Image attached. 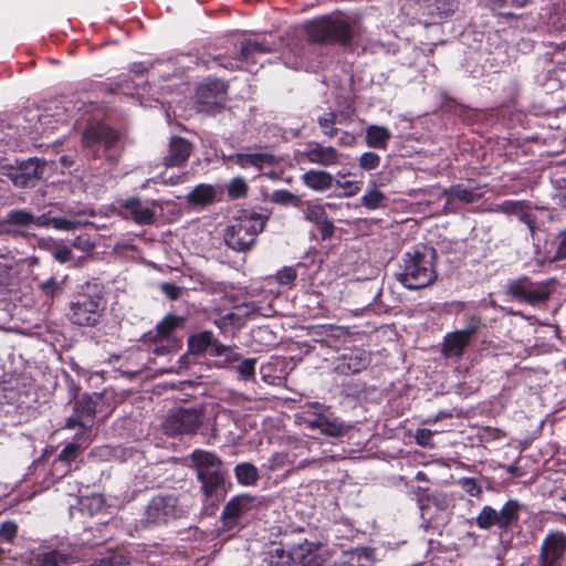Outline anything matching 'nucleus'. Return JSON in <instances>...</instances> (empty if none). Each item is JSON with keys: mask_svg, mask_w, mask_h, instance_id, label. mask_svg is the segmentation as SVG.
<instances>
[{"mask_svg": "<svg viewBox=\"0 0 566 566\" xmlns=\"http://www.w3.org/2000/svg\"><path fill=\"white\" fill-rule=\"evenodd\" d=\"M303 31L311 44L347 49L360 35V24L355 19L337 11L305 21Z\"/></svg>", "mask_w": 566, "mask_h": 566, "instance_id": "f257e3e1", "label": "nucleus"}, {"mask_svg": "<svg viewBox=\"0 0 566 566\" xmlns=\"http://www.w3.org/2000/svg\"><path fill=\"white\" fill-rule=\"evenodd\" d=\"M104 286L97 280L78 286L69 303V319L78 326H95L105 310Z\"/></svg>", "mask_w": 566, "mask_h": 566, "instance_id": "f03ea898", "label": "nucleus"}, {"mask_svg": "<svg viewBox=\"0 0 566 566\" xmlns=\"http://www.w3.org/2000/svg\"><path fill=\"white\" fill-rule=\"evenodd\" d=\"M437 252L432 248L428 253L423 250L413 249L407 251L402 256V271L396 274L397 281L407 290L416 291L432 285L438 277L434 269Z\"/></svg>", "mask_w": 566, "mask_h": 566, "instance_id": "7ed1b4c3", "label": "nucleus"}, {"mask_svg": "<svg viewBox=\"0 0 566 566\" xmlns=\"http://www.w3.org/2000/svg\"><path fill=\"white\" fill-rule=\"evenodd\" d=\"M120 134L115 128L96 123L87 126L82 135V147L87 159H105L115 165L120 155Z\"/></svg>", "mask_w": 566, "mask_h": 566, "instance_id": "20e7f679", "label": "nucleus"}, {"mask_svg": "<svg viewBox=\"0 0 566 566\" xmlns=\"http://www.w3.org/2000/svg\"><path fill=\"white\" fill-rule=\"evenodd\" d=\"M269 217L255 211L242 210L226 228L223 240L237 252H248L255 245L258 235L264 230Z\"/></svg>", "mask_w": 566, "mask_h": 566, "instance_id": "39448f33", "label": "nucleus"}, {"mask_svg": "<svg viewBox=\"0 0 566 566\" xmlns=\"http://www.w3.org/2000/svg\"><path fill=\"white\" fill-rule=\"evenodd\" d=\"M187 322V317L174 313L166 314L153 329L142 336L144 343L157 345L154 354H172L181 350L184 340L176 332Z\"/></svg>", "mask_w": 566, "mask_h": 566, "instance_id": "423d86ee", "label": "nucleus"}, {"mask_svg": "<svg viewBox=\"0 0 566 566\" xmlns=\"http://www.w3.org/2000/svg\"><path fill=\"white\" fill-rule=\"evenodd\" d=\"M553 291L554 280L535 281L528 275H520L505 284L507 296L533 307L546 305Z\"/></svg>", "mask_w": 566, "mask_h": 566, "instance_id": "0eeeda50", "label": "nucleus"}, {"mask_svg": "<svg viewBox=\"0 0 566 566\" xmlns=\"http://www.w3.org/2000/svg\"><path fill=\"white\" fill-rule=\"evenodd\" d=\"M191 461L205 497L217 496L226 478L221 459L212 452L197 449L191 453Z\"/></svg>", "mask_w": 566, "mask_h": 566, "instance_id": "6e6552de", "label": "nucleus"}, {"mask_svg": "<svg viewBox=\"0 0 566 566\" xmlns=\"http://www.w3.org/2000/svg\"><path fill=\"white\" fill-rule=\"evenodd\" d=\"M269 52H271V48L264 42L244 40L240 43L238 52H234L233 54L218 53L216 55H211V61L217 66L233 72L256 64V56Z\"/></svg>", "mask_w": 566, "mask_h": 566, "instance_id": "1a4fd4ad", "label": "nucleus"}, {"mask_svg": "<svg viewBox=\"0 0 566 566\" xmlns=\"http://www.w3.org/2000/svg\"><path fill=\"white\" fill-rule=\"evenodd\" d=\"M187 514L178 499L172 494L156 495L148 503L145 511V521L154 525L167 524Z\"/></svg>", "mask_w": 566, "mask_h": 566, "instance_id": "9d476101", "label": "nucleus"}, {"mask_svg": "<svg viewBox=\"0 0 566 566\" xmlns=\"http://www.w3.org/2000/svg\"><path fill=\"white\" fill-rule=\"evenodd\" d=\"M464 328L450 332L443 337L442 354H463L479 332L484 327L478 314L464 316Z\"/></svg>", "mask_w": 566, "mask_h": 566, "instance_id": "9b49d317", "label": "nucleus"}, {"mask_svg": "<svg viewBox=\"0 0 566 566\" xmlns=\"http://www.w3.org/2000/svg\"><path fill=\"white\" fill-rule=\"evenodd\" d=\"M481 186L470 188L463 184H453L448 188H443L438 195V199H446L443 212L446 214H455L463 206L480 201L483 198V193L479 192Z\"/></svg>", "mask_w": 566, "mask_h": 566, "instance_id": "f8f14e48", "label": "nucleus"}, {"mask_svg": "<svg viewBox=\"0 0 566 566\" xmlns=\"http://www.w3.org/2000/svg\"><path fill=\"white\" fill-rule=\"evenodd\" d=\"M202 423V413L193 408H178L172 410L164 421L167 434H193Z\"/></svg>", "mask_w": 566, "mask_h": 566, "instance_id": "ddd939ff", "label": "nucleus"}, {"mask_svg": "<svg viewBox=\"0 0 566 566\" xmlns=\"http://www.w3.org/2000/svg\"><path fill=\"white\" fill-rule=\"evenodd\" d=\"M228 84L221 80L213 78L201 83L196 92L199 109L207 113H218L224 106Z\"/></svg>", "mask_w": 566, "mask_h": 566, "instance_id": "4468645a", "label": "nucleus"}, {"mask_svg": "<svg viewBox=\"0 0 566 566\" xmlns=\"http://www.w3.org/2000/svg\"><path fill=\"white\" fill-rule=\"evenodd\" d=\"M315 411L305 418V424L314 430H318L322 434L329 437H339L343 434L344 424L340 419L328 412L329 407L317 401L308 403Z\"/></svg>", "mask_w": 566, "mask_h": 566, "instance_id": "2eb2a0df", "label": "nucleus"}, {"mask_svg": "<svg viewBox=\"0 0 566 566\" xmlns=\"http://www.w3.org/2000/svg\"><path fill=\"white\" fill-rule=\"evenodd\" d=\"M565 555L566 535L560 531H551L542 542L538 566H562Z\"/></svg>", "mask_w": 566, "mask_h": 566, "instance_id": "dca6fc26", "label": "nucleus"}, {"mask_svg": "<svg viewBox=\"0 0 566 566\" xmlns=\"http://www.w3.org/2000/svg\"><path fill=\"white\" fill-rule=\"evenodd\" d=\"M98 399L99 397L97 396L84 395L75 402L74 415L66 420L65 424L69 429H74L75 427L82 429L81 432L75 434V439L81 440L84 432L92 427Z\"/></svg>", "mask_w": 566, "mask_h": 566, "instance_id": "f3484780", "label": "nucleus"}, {"mask_svg": "<svg viewBox=\"0 0 566 566\" xmlns=\"http://www.w3.org/2000/svg\"><path fill=\"white\" fill-rule=\"evenodd\" d=\"M44 166L45 163L39 158H29L20 161L17 167H11L8 177L15 187L27 188L41 177Z\"/></svg>", "mask_w": 566, "mask_h": 566, "instance_id": "a211bd4d", "label": "nucleus"}, {"mask_svg": "<svg viewBox=\"0 0 566 566\" xmlns=\"http://www.w3.org/2000/svg\"><path fill=\"white\" fill-rule=\"evenodd\" d=\"M187 352L185 354H205L210 350L214 354H224L230 350V346L222 344L211 331H200L191 334L187 340Z\"/></svg>", "mask_w": 566, "mask_h": 566, "instance_id": "6ab92c4d", "label": "nucleus"}, {"mask_svg": "<svg viewBox=\"0 0 566 566\" xmlns=\"http://www.w3.org/2000/svg\"><path fill=\"white\" fill-rule=\"evenodd\" d=\"M259 503L258 499L250 494H240L232 497L223 507L221 518L224 526L232 528L238 524L240 517L252 510Z\"/></svg>", "mask_w": 566, "mask_h": 566, "instance_id": "aec40b11", "label": "nucleus"}, {"mask_svg": "<svg viewBox=\"0 0 566 566\" xmlns=\"http://www.w3.org/2000/svg\"><path fill=\"white\" fill-rule=\"evenodd\" d=\"M303 156L311 164L331 167L339 163V153L333 146H324L318 142L310 140L305 144Z\"/></svg>", "mask_w": 566, "mask_h": 566, "instance_id": "412c9836", "label": "nucleus"}, {"mask_svg": "<svg viewBox=\"0 0 566 566\" xmlns=\"http://www.w3.org/2000/svg\"><path fill=\"white\" fill-rule=\"evenodd\" d=\"M321 336L319 339H315V343L319 345V349H329L333 352H339L345 349L344 344L347 339V333L343 327L334 325H322L316 332Z\"/></svg>", "mask_w": 566, "mask_h": 566, "instance_id": "4be33fe9", "label": "nucleus"}, {"mask_svg": "<svg viewBox=\"0 0 566 566\" xmlns=\"http://www.w3.org/2000/svg\"><path fill=\"white\" fill-rule=\"evenodd\" d=\"M192 151V144L180 136H172L169 142L168 153L164 157V164L167 167L184 166Z\"/></svg>", "mask_w": 566, "mask_h": 566, "instance_id": "5701e85b", "label": "nucleus"}, {"mask_svg": "<svg viewBox=\"0 0 566 566\" xmlns=\"http://www.w3.org/2000/svg\"><path fill=\"white\" fill-rule=\"evenodd\" d=\"M136 224L150 226L156 221V212L153 208L144 207L138 197L127 198L119 203Z\"/></svg>", "mask_w": 566, "mask_h": 566, "instance_id": "b1692460", "label": "nucleus"}, {"mask_svg": "<svg viewBox=\"0 0 566 566\" xmlns=\"http://www.w3.org/2000/svg\"><path fill=\"white\" fill-rule=\"evenodd\" d=\"M301 180L307 188L324 192L332 188L334 178L326 170L310 169L301 176Z\"/></svg>", "mask_w": 566, "mask_h": 566, "instance_id": "393cba45", "label": "nucleus"}, {"mask_svg": "<svg viewBox=\"0 0 566 566\" xmlns=\"http://www.w3.org/2000/svg\"><path fill=\"white\" fill-rule=\"evenodd\" d=\"M369 364L367 356H337L333 363L334 370L339 375H353L365 369Z\"/></svg>", "mask_w": 566, "mask_h": 566, "instance_id": "a878e982", "label": "nucleus"}, {"mask_svg": "<svg viewBox=\"0 0 566 566\" xmlns=\"http://www.w3.org/2000/svg\"><path fill=\"white\" fill-rule=\"evenodd\" d=\"M392 137L389 128L380 125H369L366 128L365 142L370 148L386 150Z\"/></svg>", "mask_w": 566, "mask_h": 566, "instance_id": "bb28decb", "label": "nucleus"}, {"mask_svg": "<svg viewBox=\"0 0 566 566\" xmlns=\"http://www.w3.org/2000/svg\"><path fill=\"white\" fill-rule=\"evenodd\" d=\"M374 551L367 547H356L345 552L340 562V566H374Z\"/></svg>", "mask_w": 566, "mask_h": 566, "instance_id": "cd10ccee", "label": "nucleus"}, {"mask_svg": "<svg viewBox=\"0 0 566 566\" xmlns=\"http://www.w3.org/2000/svg\"><path fill=\"white\" fill-rule=\"evenodd\" d=\"M216 189L212 185L200 184L187 196V202L192 207H207L214 202Z\"/></svg>", "mask_w": 566, "mask_h": 566, "instance_id": "c85d7f7f", "label": "nucleus"}, {"mask_svg": "<svg viewBox=\"0 0 566 566\" xmlns=\"http://www.w3.org/2000/svg\"><path fill=\"white\" fill-rule=\"evenodd\" d=\"M528 208V203L523 200H504L497 205L495 211L503 212L505 214L518 216L522 222L532 226L533 218L527 211Z\"/></svg>", "mask_w": 566, "mask_h": 566, "instance_id": "c756f323", "label": "nucleus"}, {"mask_svg": "<svg viewBox=\"0 0 566 566\" xmlns=\"http://www.w3.org/2000/svg\"><path fill=\"white\" fill-rule=\"evenodd\" d=\"M256 314V307L249 304H242L235 306L232 312L227 313L222 316L224 324H229L233 327H241L251 316Z\"/></svg>", "mask_w": 566, "mask_h": 566, "instance_id": "7c9ffc66", "label": "nucleus"}, {"mask_svg": "<svg viewBox=\"0 0 566 566\" xmlns=\"http://www.w3.org/2000/svg\"><path fill=\"white\" fill-rule=\"evenodd\" d=\"M234 476L239 484L244 486L255 485L260 474L258 468L250 462H242L235 465Z\"/></svg>", "mask_w": 566, "mask_h": 566, "instance_id": "2f4dec72", "label": "nucleus"}, {"mask_svg": "<svg viewBox=\"0 0 566 566\" xmlns=\"http://www.w3.org/2000/svg\"><path fill=\"white\" fill-rule=\"evenodd\" d=\"M270 156L262 153L245 154L240 153L231 156V159L240 167H256L262 168L264 165L270 164Z\"/></svg>", "mask_w": 566, "mask_h": 566, "instance_id": "473e14b6", "label": "nucleus"}, {"mask_svg": "<svg viewBox=\"0 0 566 566\" xmlns=\"http://www.w3.org/2000/svg\"><path fill=\"white\" fill-rule=\"evenodd\" d=\"M39 566H60L69 565L77 562V557H75L73 554H65L60 551H50L43 553L39 559Z\"/></svg>", "mask_w": 566, "mask_h": 566, "instance_id": "72a5a7b5", "label": "nucleus"}, {"mask_svg": "<svg viewBox=\"0 0 566 566\" xmlns=\"http://www.w3.org/2000/svg\"><path fill=\"white\" fill-rule=\"evenodd\" d=\"M6 226L17 227L18 229H29L32 227L33 213L25 209H13L7 213Z\"/></svg>", "mask_w": 566, "mask_h": 566, "instance_id": "f704fd0d", "label": "nucleus"}, {"mask_svg": "<svg viewBox=\"0 0 566 566\" xmlns=\"http://www.w3.org/2000/svg\"><path fill=\"white\" fill-rule=\"evenodd\" d=\"M520 504L515 501H507L500 511L497 518L500 528L506 530L514 521L518 518Z\"/></svg>", "mask_w": 566, "mask_h": 566, "instance_id": "c9c22d12", "label": "nucleus"}, {"mask_svg": "<svg viewBox=\"0 0 566 566\" xmlns=\"http://www.w3.org/2000/svg\"><path fill=\"white\" fill-rule=\"evenodd\" d=\"M263 560L270 566H290L292 556L282 547L275 546L264 554Z\"/></svg>", "mask_w": 566, "mask_h": 566, "instance_id": "e433bc0d", "label": "nucleus"}, {"mask_svg": "<svg viewBox=\"0 0 566 566\" xmlns=\"http://www.w3.org/2000/svg\"><path fill=\"white\" fill-rule=\"evenodd\" d=\"M553 253L547 256L551 263L566 260V229H563L556 233L552 243Z\"/></svg>", "mask_w": 566, "mask_h": 566, "instance_id": "4c0bfd02", "label": "nucleus"}, {"mask_svg": "<svg viewBox=\"0 0 566 566\" xmlns=\"http://www.w3.org/2000/svg\"><path fill=\"white\" fill-rule=\"evenodd\" d=\"M475 521L476 525L482 530H489L495 525L500 527L497 511L490 505H485L482 507Z\"/></svg>", "mask_w": 566, "mask_h": 566, "instance_id": "58836bf2", "label": "nucleus"}, {"mask_svg": "<svg viewBox=\"0 0 566 566\" xmlns=\"http://www.w3.org/2000/svg\"><path fill=\"white\" fill-rule=\"evenodd\" d=\"M492 9L497 10L502 17H513V12L507 9L523 8L528 0H490Z\"/></svg>", "mask_w": 566, "mask_h": 566, "instance_id": "ea45409f", "label": "nucleus"}, {"mask_svg": "<svg viewBox=\"0 0 566 566\" xmlns=\"http://www.w3.org/2000/svg\"><path fill=\"white\" fill-rule=\"evenodd\" d=\"M128 564L125 555L118 552H108L105 556L96 558L90 566H124Z\"/></svg>", "mask_w": 566, "mask_h": 566, "instance_id": "a19ab883", "label": "nucleus"}, {"mask_svg": "<svg viewBox=\"0 0 566 566\" xmlns=\"http://www.w3.org/2000/svg\"><path fill=\"white\" fill-rule=\"evenodd\" d=\"M248 191L249 186L241 177L231 179L227 187V193L231 200L244 198L248 195Z\"/></svg>", "mask_w": 566, "mask_h": 566, "instance_id": "79ce46f5", "label": "nucleus"}, {"mask_svg": "<svg viewBox=\"0 0 566 566\" xmlns=\"http://www.w3.org/2000/svg\"><path fill=\"white\" fill-rule=\"evenodd\" d=\"M336 117V113L328 112L324 113L317 118L318 126L321 127L323 134L329 138L335 137L338 133V129L335 127Z\"/></svg>", "mask_w": 566, "mask_h": 566, "instance_id": "37998d69", "label": "nucleus"}, {"mask_svg": "<svg viewBox=\"0 0 566 566\" xmlns=\"http://www.w3.org/2000/svg\"><path fill=\"white\" fill-rule=\"evenodd\" d=\"M300 268H304L302 262H298L295 266H283L275 274L276 282L281 285H293Z\"/></svg>", "mask_w": 566, "mask_h": 566, "instance_id": "c03bdc74", "label": "nucleus"}, {"mask_svg": "<svg viewBox=\"0 0 566 566\" xmlns=\"http://www.w3.org/2000/svg\"><path fill=\"white\" fill-rule=\"evenodd\" d=\"M458 9V0H436L433 3V10L439 19L451 17Z\"/></svg>", "mask_w": 566, "mask_h": 566, "instance_id": "a18cd8bd", "label": "nucleus"}, {"mask_svg": "<svg viewBox=\"0 0 566 566\" xmlns=\"http://www.w3.org/2000/svg\"><path fill=\"white\" fill-rule=\"evenodd\" d=\"M385 200L386 197L381 191L371 189L361 197V205L366 209L376 210L382 206Z\"/></svg>", "mask_w": 566, "mask_h": 566, "instance_id": "49530a36", "label": "nucleus"}, {"mask_svg": "<svg viewBox=\"0 0 566 566\" xmlns=\"http://www.w3.org/2000/svg\"><path fill=\"white\" fill-rule=\"evenodd\" d=\"M328 214L321 203L308 202L305 211V219L314 224L327 218Z\"/></svg>", "mask_w": 566, "mask_h": 566, "instance_id": "de8ad7c7", "label": "nucleus"}, {"mask_svg": "<svg viewBox=\"0 0 566 566\" xmlns=\"http://www.w3.org/2000/svg\"><path fill=\"white\" fill-rule=\"evenodd\" d=\"M82 447L80 443H69L60 452L57 462L70 465L71 461L75 460Z\"/></svg>", "mask_w": 566, "mask_h": 566, "instance_id": "09e8293b", "label": "nucleus"}, {"mask_svg": "<svg viewBox=\"0 0 566 566\" xmlns=\"http://www.w3.org/2000/svg\"><path fill=\"white\" fill-rule=\"evenodd\" d=\"M271 200L275 203L284 206L296 205L300 201L296 195L286 189L275 190L271 196Z\"/></svg>", "mask_w": 566, "mask_h": 566, "instance_id": "8fccbe9b", "label": "nucleus"}, {"mask_svg": "<svg viewBox=\"0 0 566 566\" xmlns=\"http://www.w3.org/2000/svg\"><path fill=\"white\" fill-rule=\"evenodd\" d=\"M359 167L364 170H374L380 164V156L374 151H365L358 159Z\"/></svg>", "mask_w": 566, "mask_h": 566, "instance_id": "3c124183", "label": "nucleus"}, {"mask_svg": "<svg viewBox=\"0 0 566 566\" xmlns=\"http://www.w3.org/2000/svg\"><path fill=\"white\" fill-rule=\"evenodd\" d=\"M40 290L48 298H54L62 292L60 283L54 279L50 277L45 282L40 284Z\"/></svg>", "mask_w": 566, "mask_h": 566, "instance_id": "603ef678", "label": "nucleus"}, {"mask_svg": "<svg viewBox=\"0 0 566 566\" xmlns=\"http://www.w3.org/2000/svg\"><path fill=\"white\" fill-rule=\"evenodd\" d=\"M160 291L170 301H177L182 296L184 289L172 282L160 284Z\"/></svg>", "mask_w": 566, "mask_h": 566, "instance_id": "864d4df0", "label": "nucleus"}, {"mask_svg": "<svg viewBox=\"0 0 566 566\" xmlns=\"http://www.w3.org/2000/svg\"><path fill=\"white\" fill-rule=\"evenodd\" d=\"M18 526L12 521H7L0 525V541L12 543L17 536Z\"/></svg>", "mask_w": 566, "mask_h": 566, "instance_id": "5fc2aeb1", "label": "nucleus"}, {"mask_svg": "<svg viewBox=\"0 0 566 566\" xmlns=\"http://www.w3.org/2000/svg\"><path fill=\"white\" fill-rule=\"evenodd\" d=\"M457 483L471 496H480L482 493L481 485L473 478H461Z\"/></svg>", "mask_w": 566, "mask_h": 566, "instance_id": "6e6d98bb", "label": "nucleus"}, {"mask_svg": "<svg viewBox=\"0 0 566 566\" xmlns=\"http://www.w3.org/2000/svg\"><path fill=\"white\" fill-rule=\"evenodd\" d=\"M315 226L317 227L323 241L331 240L335 233L334 221L328 217L317 222Z\"/></svg>", "mask_w": 566, "mask_h": 566, "instance_id": "4d7b16f0", "label": "nucleus"}, {"mask_svg": "<svg viewBox=\"0 0 566 566\" xmlns=\"http://www.w3.org/2000/svg\"><path fill=\"white\" fill-rule=\"evenodd\" d=\"M289 462L287 454L285 453H275L271 458H269L266 468L270 471H276Z\"/></svg>", "mask_w": 566, "mask_h": 566, "instance_id": "13d9d810", "label": "nucleus"}, {"mask_svg": "<svg viewBox=\"0 0 566 566\" xmlns=\"http://www.w3.org/2000/svg\"><path fill=\"white\" fill-rule=\"evenodd\" d=\"M254 366H255V359L249 358L244 359L240 363L238 366V371L243 379H249L254 375Z\"/></svg>", "mask_w": 566, "mask_h": 566, "instance_id": "bf43d9fd", "label": "nucleus"}, {"mask_svg": "<svg viewBox=\"0 0 566 566\" xmlns=\"http://www.w3.org/2000/svg\"><path fill=\"white\" fill-rule=\"evenodd\" d=\"M50 222L52 223L51 227L55 230L70 231L74 228V222L63 217H53Z\"/></svg>", "mask_w": 566, "mask_h": 566, "instance_id": "052dcab7", "label": "nucleus"}, {"mask_svg": "<svg viewBox=\"0 0 566 566\" xmlns=\"http://www.w3.org/2000/svg\"><path fill=\"white\" fill-rule=\"evenodd\" d=\"M53 219V217H51V212H45V213H42L41 216H34L33 214V222H32V227H36V228H50L51 227V220Z\"/></svg>", "mask_w": 566, "mask_h": 566, "instance_id": "680f3d73", "label": "nucleus"}, {"mask_svg": "<svg viewBox=\"0 0 566 566\" xmlns=\"http://www.w3.org/2000/svg\"><path fill=\"white\" fill-rule=\"evenodd\" d=\"M428 502L432 503L439 510H444L448 507V497L443 493H433L432 495L428 496Z\"/></svg>", "mask_w": 566, "mask_h": 566, "instance_id": "e2e57ef3", "label": "nucleus"}, {"mask_svg": "<svg viewBox=\"0 0 566 566\" xmlns=\"http://www.w3.org/2000/svg\"><path fill=\"white\" fill-rule=\"evenodd\" d=\"M72 256V250L65 245L59 247L54 251V258L61 263L71 261Z\"/></svg>", "mask_w": 566, "mask_h": 566, "instance_id": "0e129e2a", "label": "nucleus"}, {"mask_svg": "<svg viewBox=\"0 0 566 566\" xmlns=\"http://www.w3.org/2000/svg\"><path fill=\"white\" fill-rule=\"evenodd\" d=\"M338 186L346 190L347 196H355L361 188V181H337Z\"/></svg>", "mask_w": 566, "mask_h": 566, "instance_id": "69168bd1", "label": "nucleus"}, {"mask_svg": "<svg viewBox=\"0 0 566 566\" xmlns=\"http://www.w3.org/2000/svg\"><path fill=\"white\" fill-rule=\"evenodd\" d=\"M301 566H328L326 560L318 555H313L304 558Z\"/></svg>", "mask_w": 566, "mask_h": 566, "instance_id": "338daca9", "label": "nucleus"}, {"mask_svg": "<svg viewBox=\"0 0 566 566\" xmlns=\"http://www.w3.org/2000/svg\"><path fill=\"white\" fill-rule=\"evenodd\" d=\"M558 191L559 205L566 209V177L559 180Z\"/></svg>", "mask_w": 566, "mask_h": 566, "instance_id": "774afa93", "label": "nucleus"}]
</instances>
